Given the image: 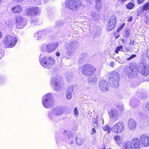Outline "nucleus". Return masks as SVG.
Returning <instances> with one entry per match:
<instances>
[{
  "label": "nucleus",
  "mask_w": 149,
  "mask_h": 149,
  "mask_svg": "<svg viewBox=\"0 0 149 149\" xmlns=\"http://www.w3.org/2000/svg\"><path fill=\"white\" fill-rule=\"evenodd\" d=\"M40 12V10L37 7L26 10V13L29 16H33Z\"/></svg>",
  "instance_id": "4468645a"
},
{
  "label": "nucleus",
  "mask_w": 149,
  "mask_h": 149,
  "mask_svg": "<svg viewBox=\"0 0 149 149\" xmlns=\"http://www.w3.org/2000/svg\"><path fill=\"white\" fill-rule=\"evenodd\" d=\"M109 116L112 118L117 119L119 115L118 111L115 109H112L109 112Z\"/></svg>",
  "instance_id": "412c9836"
},
{
  "label": "nucleus",
  "mask_w": 149,
  "mask_h": 149,
  "mask_svg": "<svg viewBox=\"0 0 149 149\" xmlns=\"http://www.w3.org/2000/svg\"><path fill=\"white\" fill-rule=\"evenodd\" d=\"M16 23L17 28L21 29L26 25V23L22 17L20 16H17L15 17Z\"/></svg>",
  "instance_id": "2eb2a0df"
},
{
  "label": "nucleus",
  "mask_w": 149,
  "mask_h": 149,
  "mask_svg": "<svg viewBox=\"0 0 149 149\" xmlns=\"http://www.w3.org/2000/svg\"><path fill=\"white\" fill-rule=\"evenodd\" d=\"M63 113V111L62 109L59 108H56L53 109L52 113H50L49 114V117L51 119L54 120L55 116V115L59 116L61 115Z\"/></svg>",
  "instance_id": "ddd939ff"
},
{
  "label": "nucleus",
  "mask_w": 149,
  "mask_h": 149,
  "mask_svg": "<svg viewBox=\"0 0 149 149\" xmlns=\"http://www.w3.org/2000/svg\"><path fill=\"white\" fill-rule=\"evenodd\" d=\"M17 41L16 37L9 35L5 36L3 41V44L6 47H12L15 45Z\"/></svg>",
  "instance_id": "20e7f679"
},
{
  "label": "nucleus",
  "mask_w": 149,
  "mask_h": 149,
  "mask_svg": "<svg viewBox=\"0 0 149 149\" xmlns=\"http://www.w3.org/2000/svg\"><path fill=\"white\" fill-rule=\"evenodd\" d=\"M96 9L97 10L99 11L101 9L102 7L100 0H96Z\"/></svg>",
  "instance_id": "cd10ccee"
},
{
  "label": "nucleus",
  "mask_w": 149,
  "mask_h": 149,
  "mask_svg": "<svg viewBox=\"0 0 149 149\" xmlns=\"http://www.w3.org/2000/svg\"><path fill=\"white\" fill-rule=\"evenodd\" d=\"M16 1H17L19 2H22L24 0H15Z\"/></svg>",
  "instance_id": "8fccbe9b"
},
{
  "label": "nucleus",
  "mask_w": 149,
  "mask_h": 149,
  "mask_svg": "<svg viewBox=\"0 0 149 149\" xmlns=\"http://www.w3.org/2000/svg\"><path fill=\"white\" fill-rule=\"evenodd\" d=\"M146 56L149 59V49L146 51Z\"/></svg>",
  "instance_id": "58836bf2"
},
{
  "label": "nucleus",
  "mask_w": 149,
  "mask_h": 149,
  "mask_svg": "<svg viewBox=\"0 0 149 149\" xmlns=\"http://www.w3.org/2000/svg\"><path fill=\"white\" fill-rule=\"evenodd\" d=\"M34 36L35 39L38 40L42 38L44 36V34L43 32L40 31L37 33H35Z\"/></svg>",
  "instance_id": "b1692460"
},
{
  "label": "nucleus",
  "mask_w": 149,
  "mask_h": 149,
  "mask_svg": "<svg viewBox=\"0 0 149 149\" xmlns=\"http://www.w3.org/2000/svg\"><path fill=\"white\" fill-rule=\"evenodd\" d=\"M114 63L113 62H111V63H110V65L113 67L114 65Z\"/></svg>",
  "instance_id": "603ef678"
},
{
  "label": "nucleus",
  "mask_w": 149,
  "mask_h": 149,
  "mask_svg": "<svg viewBox=\"0 0 149 149\" xmlns=\"http://www.w3.org/2000/svg\"><path fill=\"white\" fill-rule=\"evenodd\" d=\"M144 10L143 9V8H142L139 10V12H143Z\"/></svg>",
  "instance_id": "864d4df0"
},
{
  "label": "nucleus",
  "mask_w": 149,
  "mask_h": 149,
  "mask_svg": "<svg viewBox=\"0 0 149 149\" xmlns=\"http://www.w3.org/2000/svg\"><path fill=\"white\" fill-rule=\"evenodd\" d=\"M55 60L54 58L50 56L43 57L40 61L41 65L44 68H49L54 64Z\"/></svg>",
  "instance_id": "423d86ee"
},
{
  "label": "nucleus",
  "mask_w": 149,
  "mask_h": 149,
  "mask_svg": "<svg viewBox=\"0 0 149 149\" xmlns=\"http://www.w3.org/2000/svg\"><path fill=\"white\" fill-rule=\"evenodd\" d=\"M56 55L57 56H59L60 55V53L58 52H57L56 53Z\"/></svg>",
  "instance_id": "a18cd8bd"
},
{
  "label": "nucleus",
  "mask_w": 149,
  "mask_h": 149,
  "mask_svg": "<svg viewBox=\"0 0 149 149\" xmlns=\"http://www.w3.org/2000/svg\"><path fill=\"white\" fill-rule=\"evenodd\" d=\"M116 19L115 16H112L110 17L107 24V31L112 30L116 24Z\"/></svg>",
  "instance_id": "9b49d317"
},
{
  "label": "nucleus",
  "mask_w": 149,
  "mask_h": 149,
  "mask_svg": "<svg viewBox=\"0 0 149 149\" xmlns=\"http://www.w3.org/2000/svg\"><path fill=\"white\" fill-rule=\"evenodd\" d=\"M143 8L144 10H148L149 9V3L147 2L144 4Z\"/></svg>",
  "instance_id": "2f4dec72"
},
{
  "label": "nucleus",
  "mask_w": 149,
  "mask_h": 149,
  "mask_svg": "<svg viewBox=\"0 0 149 149\" xmlns=\"http://www.w3.org/2000/svg\"><path fill=\"white\" fill-rule=\"evenodd\" d=\"M76 139L77 143L79 145L82 144L84 142V140L82 138L80 137L77 138Z\"/></svg>",
  "instance_id": "c756f323"
},
{
  "label": "nucleus",
  "mask_w": 149,
  "mask_h": 149,
  "mask_svg": "<svg viewBox=\"0 0 149 149\" xmlns=\"http://www.w3.org/2000/svg\"><path fill=\"white\" fill-rule=\"evenodd\" d=\"M122 1H126L127 0H121Z\"/></svg>",
  "instance_id": "13d9d810"
},
{
  "label": "nucleus",
  "mask_w": 149,
  "mask_h": 149,
  "mask_svg": "<svg viewBox=\"0 0 149 149\" xmlns=\"http://www.w3.org/2000/svg\"><path fill=\"white\" fill-rule=\"evenodd\" d=\"M140 141L141 143L144 146L149 145V136L146 134L142 135L140 137Z\"/></svg>",
  "instance_id": "dca6fc26"
},
{
  "label": "nucleus",
  "mask_w": 149,
  "mask_h": 149,
  "mask_svg": "<svg viewBox=\"0 0 149 149\" xmlns=\"http://www.w3.org/2000/svg\"><path fill=\"white\" fill-rule=\"evenodd\" d=\"M73 89V86H70L68 88L66 93V97L67 99L70 100L71 99Z\"/></svg>",
  "instance_id": "4be33fe9"
},
{
  "label": "nucleus",
  "mask_w": 149,
  "mask_h": 149,
  "mask_svg": "<svg viewBox=\"0 0 149 149\" xmlns=\"http://www.w3.org/2000/svg\"><path fill=\"white\" fill-rule=\"evenodd\" d=\"M132 142V149H139L140 148V142L137 138L133 139Z\"/></svg>",
  "instance_id": "6ab92c4d"
},
{
  "label": "nucleus",
  "mask_w": 149,
  "mask_h": 149,
  "mask_svg": "<svg viewBox=\"0 0 149 149\" xmlns=\"http://www.w3.org/2000/svg\"><path fill=\"white\" fill-rule=\"evenodd\" d=\"M134 4L132 3H128L126 5L127 8L128 9H131L134 6Z\"/></svg>",
  "instance_id": "7c9ffc66"
},
{
  "label": "nucleus",
  "mask_w": 149,
  "mask_h": 149,
  "mask_svg": "<svg viewBox=\"0 0 149 149\" xmlns=\"http://www.w3.org/2000/svg\"><path fill=\"white\" fill-rule=\"evenodd\" d=\"M12 11L14 13H20L22 10L21 7L19 5H17L12 9Z\"/></svg>",
  "instance_id": "5701e85b"
},
{
  "label": "nucleus",
  "mask_w": 149,
  "mask_h": 149,
  "mask_svg": "<svg viewBox=\"0 0 149 149\" xmlns=\"http://www.w3.org/2000/svg\"><path fill=\"white\" fill-rule=\"evenodd\" d=\"M116 142L118 144H121L123 142V139L122 138L118 135L115 136L114 138Z\"/></svg>",
  "instance_id": "bb28decb"
},
{
  "label": "nucleus",
  "mask_w": 149,
  "mask_h": 149,
  "mask_svg": "<svg viewBox=\"0 0 149 149\" xmlns=\"http://www.w3.org/2000/svg\"><path fill=\"white\" fill-rule=\"evenodd\" d=\"M114 36L115 38L116 39H118L119 37L120 36V35H117L115 34H114Z\"/></svg>",
  "instance_id": "de8ad7c7"
},
{
  "label": "nucleus",
  "mask_w": 149,
  "mask_h": 149,
  "mask_svg": "<svg viewBox=\"0 0 149 149\" xmlns=\"http://www.w3.org/2000/svg\"><path fill=\"white\" fill-rule=\"evenodd\" d=\"M42 102L44 106L46 108H49L53 107L54 104L52 95L48 94L44 95L42 98Z\"/></svg>",
  "instance_id": "7ed1b4c3"
},
{
  "label": "nucleus",
  "mask_w": 149,
  "mask_h": 149,
  "mask_svg": "<svg viewBox=\"0 0 149 149\" xmlns=\"http://www.w3.org/2000/svg\"><path fill=\"white\" fill-rule=\"evenodd\" d=\"M31 22L32 24H36V23L35 22V21L32 20H31Z\"/></svg>",
  "instance_id": "49530a36"
},
{
  "label": "nucleus",
  "mask_w": 149,
  "mask_h": 149,
  "mask_svg": "<svg viewBox=\"0 0 149 149\" xmlns=\"http://www.w3.org/2000/svg\"><path fill=\"white\" fill-rule=\"evenodd\" d=\"M51 84L54 86V88L56 90H59L62 88L63 83L61 79L57 76L54 77H52Z\"/></svg>",
  "instance_id": "6e6552de"
},
{
  "label": "nucleus",
  "mask_w": 149,
  "mask_h": 149,
  "mask_svg": "<svg viewBox=\"0 0 149 149\" xmlns=\"http://www.w3.org/2000/svg\"><path fill=\"white\" fill-rule=\"evenodd\" d=\"M123 47L122 46H120L116 48L115 52L116 53L118 54V51H123Z\"/></svg>",
  "instance_id": "72a5a7b5"
},
{
  "label": "nucleus",
  "mask_w": 149,
  "mask_h": 149,
  "mask_svg": "<svg viewBox=\"0 0 149 149\" xmlns=\"http://www.w3.org/2000/svg\"><path fill=\"white\" fill-rule=\"evenodd\" d=\"M125 25V23H123L122 24V25L120 27H121L123 28L124 26Z\"/></svg>",
  "instance_id": "3c124183"
},
{
  "label": "nucleus",
  "mask_w": 149,
  "mask_h": 149,
  "mask_svg": "<svg viewBox=\"0 0 149 149\" xmlns=\"http://www.w3.org/2000/svg\"><path fill=\"white\" fill-rule=\"evenodd\" d=\"M92 132L93 133H95L96 132L94 128H93L92 129Z\"/></svg>",
  "instance_id": "09e8293b"
},
{
  "label": "nucleus",
  "mask_w": 149,
  "mask_h": 149,
  "mask_svg": "<svg viewBox=\"0 0 149 149\" xmlns=\"http://www.w3.org/2000/svg\"><path fill=\"white\" fill-rule=\"evenodd\" d=\"M99 87L102 91L106 92L108 90V85L105 80L102 79L100 82Z\"/></svg>",
  "instance_id": "f3484780"
},
{
  "label": "nucleus",
  "mask_w": 149,
  "mask_h": 149,
  "mask_svg": "<svg viewBox=\"0 0 149 149\" xmlns=\"http://www.w3.org/2000/svg\"><path fill=\"white\" fill-rule=\"evenodd\" d=\"M2 57V54L1 53H0V59Z\"/></svg>",
  "instance_id": "5fc2aeb1"
},
{
  "label": "nucleus",
  "mask_w": 149,
  "mask_h": 149,
  "mask_svg": "<svg viewBox=\"0 0 149 149\" xmlns=\"http://www.w3.org/2000/svg\"><path fill=\"white\" fill-rule=\"evenodd\" d=\"M78 46V42L75 40L72 41L66 44L65 48L68 50L67 52V55L70 56L73 55L76 52Z\"/></svg>",
  "instance_id": "f03ea898"
},
{
  "label": "nucleus",
  "mask_w": 149,
  "mask_h": 149,
  "mask_svg": "<svg viewBox=\"0 0 149 149\" xmlns=\"http://www.w3.org/2000/svg\"><path fill=\"white\" fill-rule=\"evenodd\" d=\"M132 16L130 17H128L127 21L128 22H130L132 21Z\"/></svg>",
  "instance_id": "79ce46f5"
},
{
  "label": "nucleus",
  "mask_w": 149,
  "mask_h": 149,
  "mask_svg": "<svg viewBox=\"0 0 149 149\" xmlns=\"http://www.w3.org/2000/svg\"><path fill=\"white\" fill-rule=\"evenodd\" d=\"M125 72L129 77H132L136 74L138 72V69L133 67H127L125 70Z\"/></svg>",
  "instance_id": "f8f14e48"
},
{
  "label": "nucleus",
  "mask_w": 149,
  "mask_h": 149,
  "mask_svg": "<svg viewBox=\"0 0 149 149\" xmlns=\"http://www.w3.org/2000/svg\"><path fill=\"white\" fill-rule=\"evenodd\" d=\"M82 4V2L80 0H67L65 2L66 6L74 11L79 10Z\"/></svg>",
  "instance_id": "f257e3e1"
},
{
  "label": "nucleus",
  "mask_w": 149,
  "mask_h": 149,
  "mask_svg": "<svg viewBox=\"0 0 149 149\" xmlns=\"http://www.w3.org/2000/svg\"><path fill=\"white\" fill-rule=\"evenodd\" d=\"M122 29V28L120 26L119 27L117 30V31L118 32H120Z\"/></svg>",
  "instance_id": "c03bdc74"
},
{
  "label": "nucleus",
  "mask_w": 149,
  "mask_h": 149,
  "mask_svg": "<svg viewBox=\"0 0 149 149\" xmlns=\"http://www.w3.org/2000/svg\"><path fill=\"white\" fill-rule=\"evenodd\" d=\"M119 75L116 72H113L109 76V82L110 85L113 87H118V80Z\"/></svg>",
  "instance_id": "39448f33"
},
{
  "label": "nucleus",
  "mask_w": 149,
  "mask_h": 149,
  "mask_svg": "<svg viewBox=\"0 0 149 149\" xmlns=\"http://www.w3.org/2000/svg\"><path fill=\"white\" fill-rule=\"evenodd\" d=\"M103 130L104 131H108V133H109V131L110 129V128L109 126L107 125H106L104 126L103 127Z\"/></svg>",
  "instance_id": "f704fd0d"
},
{
  "label": "nucleus",
  "mask_w": 149,
  "mask_h": 149,
  "mask_svg": "<svg viewBox=\"0 0 149 149\" xmlns=\"http://www.w3.org/2000/svg\"><path fill=\"white\" fill-rule=\"evenodd\" d=\"M137 1L138 4H140L141 3H143L144 1V0H137Z\"/></svg>",
  "instance_id": "a19ab883"
},
{
  "label": "nucleus",
  "mask_w": 149,
  "mask_h": 149,
  "mask_svg": "<svg viewBox=\"0 0 149 149\" xmlns=\"http://www.w3.org/2000/svg\"><path fill=\"white\" fill-rule=\"evenodd\" d=\"M88 82L92 84H96L97 82V79L96 77L95 76H92L89 77L88 78Z\"/></svg>",
  "instance_id": "a878e982"
},
{
  "label": "nucleus",
  "mask_w": 149,
  "mask_h": 149,
  "mask_svg": "<svg viewBox=\"0 0 149 149\" xmlns=\"http://www.w3.org/2000/svg\"><path fill=\"white\" fill-rule=\"evenodd\" d=\"M123 146L125 149H132V142L126 141L123 144Z\"/></svg>",
  "instance_id": "393cba45"
},
{
  "label": "nucleus",
  "mask_w": 149,
  "mask_h": 149,
  "mask_svg": "<svg viewBox=\"0 0 149 149\" xmlns=\"http://www.w3.org/2000/svg\"><path fill=\"white\" fill-rule=\"evenodd\" d=\"M120 111L121 112L123 111L124 110V107L123 104H119L117 106Z\"/></svg>",
  "instance_id": "473e14b6"
},
{
  "label": "nucleus",
  "mask_w": 149,
  "mask_h": 149,
  "mask_svg": "<svg viewBox=\"0 0 149 149\" xmlns=\"http://www.w3.org/2000/svg\"><path fill=\"white\" fill-rule=\"evenodd\" d=\"M140 69L141 70V73L143 75L146 76L149 74V69L148 67L144 64H142Z\"/></svg>",
  "instance_id": "aec40b11"
},
{
  "label": "nucleus",
  "mask_w": 149,
  "mask_h": 149,
  "mask_svg": "<svg viewBox=\"0 0 149 149\" xmlns=\"http://www.w3.org/2000/svg\"><path fill=\"white\" fill-rule=\"evenodd\" d=\"M93 125L95 127H98V123L97 122H94Z\"/></svg>",
  "instance_id": "37998d69"
},
{
  "label": "nucleus",
  "mask_w": 149,
  "mask_h": 149,
  "mask_svg": "<svg viewBox=\"0 0 149 149\" xmlns=\"http://www.w3.org/2000/svg\"><path fill=\"white\" fill-rule=\"evenodd\" d=\"M95 68L90 64H86L82 67V72L85 75H88L93 74L95 71Z\"/></svg>",
  "instance_id": "0eeeda50"
},
{
  "label": "nucleus",
  "mask_w": 149,
  "mask_h": 149,
  "mask_svg": "<svg viewBox=\"0 0 149 149\" xmlns=\"http://www.w3.org/2000/svg\"><path fill=\"white\" fill-rule=\"evenodd\" d=\"M146 107L149 111V101L146 103Z\"/></svg>",
  "instance_id": "ea45409f"
},
{
  "label": "nucleus",
  "mask_w": 149,
  "mask_h": 149,
  "mask_svg": "<svg viewBox=\"0 0 149 149\" xmlns=\"http://www.w3.org/2000/svg\"><path fill=\"white\" fill-rule=\"evenodd\" d=\"M74 113L75 115L76 116H77V117L78 116L79 113L78 112L77 109L76 107L74 109Z\"/></svg>",
  "instance_id": "c9c22d12"
},
{
  "label": "nucleus",
  "mask_w": 149,
  "mask_h": 149,
  "mask_svg": "<svg viewBox=\"0 0 149 149\" xmlns=\"http://www.w3.org/2000/svg\"><path fill=\"white\" fill-rule=\"evenodd\" d=\"M65 133H66V132L65 131V132H64V135H65Z\"/></svg>",
  "instance_id": "4d7b16f0"
},
{
  "label": "nucleus",
  "mask_w": 149,
  "mask_h": 149,
  "mask_svg": "<svg viewBox=\"0 0 149 149\" xmlns=\"http://www.w3.org/2000/svg\"><path fill=\"white\" fill-rule=\"evenodd\" d=\"M124 129V125L123 123L121 122L114 124L111 128V130L113 133L119 134L122 132Z\"/></svg>",
  "instance_id": "1a4fd4ad"
},
{
  "label": "nucleus",
  "mask_w": 149,
  "mask_h": 149,
  "mask_svg": "<svg viewBox=\"0 0 149 149\" xmlns=\"http://www.w3.org/2000/svg\"><path fill=\"white\" fill-rule=\"evenodd\" d=\"M128 124L130 130H134L135 129L136 126V123L134 120L131 118L129 119Z\"/></svg>",
  "instance_id": "a211bd4d"
},
{
  "label": "nucleus",
  "mask_w": 149,
  "mask_h": 149,
  "mask_svg": "<svg viewBox=\"0 0 149 149\" xmlns=\"http://www.w3.org/2000/svg\"><path fill=\"white\" fill-rule=\"evenodd\" d=\"M136 56V55L135 54H133L129 58H126L127 60H130L133 58L135 57Z\"/></svg>",
  "instance_id": "e433bc0d"
},
{
  "label": "nucleus",
  "mask_w": 149,
  "mask_h": 149,
  "mask_svg": "<svg viewBox=\"0 0 149 149\" xmlns=\"http://www.w3.org/2000/svg\"><path fill=\"white\" fill-rule=\"evenodd\" d=\"M91 15L93 19L95 21L99 19V15L97 13H91Z\"/></svg>",
  "instance_id": "c85d7f7f"
},
{
  "label": "nucleus",
  "mask_w": 149,
  "mask_h": 149,
  "mask_svg": "<svg viewBox=\"0 0 149 149\" xmlns=\"http://www.w3.org/2000/svg\"><path fill=\"white\" fill-rule=\"evenodd\" d=\"M58 45L57 43L44 45L42 46L41 49L42 51L51 53L54 51L58 47Z\"/></svg>",
  "instance_id": "9d476101"
},
{
  "label": "nucleus",
  "mask_w": 149,
  "mask_h": 149,
  "mask_svg": "<svg viewBox=\"0 0 149 149\" xmlns=\"http://www.w3.org/2000/svg\"><path fill=\"white\" fill-rule=\"evenodd\" d=\"M125 35L126 37H127L129 36V31L128 30H126L125 31Z\"/></svg>",
  "instance_id": "4c0bfd02"
},
{
  "label": "nucleus",
  "mask_w": 149,
  "mask_h": 149,
  "mask_svg": "<svg viewBox=\"0 0 149 149\" xmlns=\"http://www.w3.org/2000/svg\"><path fill=\"white\" fill-rule=\"evenodd\" d=\"M2 37V35L1 33L0 32V38H1Z\"/></svg>",
  "instance_id": "6e6d98bb"
}]
</instances>
